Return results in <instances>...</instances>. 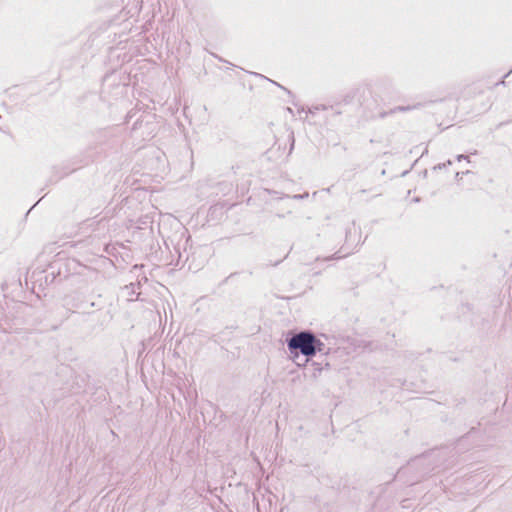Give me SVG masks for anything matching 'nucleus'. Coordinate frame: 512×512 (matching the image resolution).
Here are the masks:
<instances>
[{
  "mask_svg": "<svg viewBox=\"0 0 512 512\" xmlns=\"http://www.w3.org/2000/svg\"><path fill=\"white\" fill-rule=\"evenodd\" d=\"M451 164H452L451 160H448V161H447V162H445V163H440V164L436 165V166L434 167V169H443V168H445L447 165H451Z\"/></svg>",
  "mask_w": 512,
  "mask_h": 512,
  "instance_id": "obj_7",
  "label": "nucleus"
},
{
  "mask_svg": "<svg viewBox=\"0 0 512 512\" xmlns=\"http://www.w3.org/2000/svg\"><path fill=\"white\" fill-rule=\"evenodd\" d=\"M313 341L314 333L311 330H303L296 334L287 335L285 342L293 361L297 365H300V363L296 362L300 354L305 357V363H308L315 356Z\"/></svg>",
  "mask_w": 512,
  "mask_h": 512,
  "instance_id": "obj_1",
  "label": "nucleus"
},
{
  "mask_svg": "<svg viewBox=\"0 0 512 512\" xmlns=\"http://www.w3.org/2000/svg\"><path fill=\"white\" fill-rule=\"evenodd\" d=\"M365 91H366V88L360 87V86L352 88L343 96L342 102L344 104H350L356 99L361 104L362 97H363Z\"/></svg>",
  "mask_w": 512,
  "mask_h": 512,
  "instance_id": "obj_2",
  "label": "nucleus"
},
{
  "mask_svg": "<svg viewBox=\"0 0 512 512\" xmlns=\"http://www.w3.org/2000/svg\"><path fill=\"white\" fill-rule=\"evenodd\" d=\"M311 365L314 367V372H313L312 376H313L314 378H316V377H317V374H318V373H320V372L322 371L323 367L321 366V364H320V363L315 362V361H312V364H311Z\"/></svg>",
  "mask_w": 512,
  "mask_h": 512,
  "instance_id": "obj_6",
  "label": "nucleus"
},
{
  "mask_svg": "<svg viewBox=\"0 0 512 512\" xmlns=\"http://www.w3.org/2000/svg\"><path fill=\"white\" fill-rule=\"evenodd\" d=\"M416 107H417V106H397V107H395L394 109H391L389 112H382V113L380 114V117H381V118H384V117H386V116H387V115H389V114H393V113H395V112H405V111H409V110H411V109H413V108H416Z\"/></svg>",
  "mask_w": 512,
  "mask_h": 512,
  "instance_id": "obj_3",
  "label": "nucleus"
},
{
  "mask_svg": "<svg viewBox=\"0 0 512 512\" xmlns=\"http://www.w3.org/2000/svg\"><path fill=\"white\" fill-rule=\"evenodd\" d=\"M237 274V272H233L231 273L229 276H227L224 280H223V283H227L229 279H231L232 277H234L235 275Z\"/></svg>",
  "mask_w": 512,
  "mask_h": 512,
  "instance_id": "obj_10",
  "label": "nucleus"
},
{
  "mask_svg": "<svg viewBox=\"0 0 512 512\" xmlns=\"http://www.w3.org/2000/svg\"><path fill=\"white\" fill-rule=\"evenodd\" d=\"M139 124H140V121L138 119V120H136V122L133 125V130H135L138 127Z\"/></svg>",
  "mask_w": 512,
  "mask_h": 512,
  "instance_id": "obj_11",
  "label": "nucleus"
},
{
  "mask_svg": "<svg viewBox=\"0 0 512 512\" xmlns=\"http://www.w3.org/2000/svg\"><path fill=\"white\" fill-rule=\"evenodd\" d=\"M292 138V143H291V146H290V151L294 148V137L293 135L291 136Z\"/></svg>",
  "mask_w": 512,
  "mask_h": 512,
  "instance_id": "obj_12",
  "label": "nucleus"
},
{
  "mask_svg": "<svg viewBox=\"0 0 512 512\" xmlns=\"http://www.w3.org/2000/svg\"><path fill=\"white\" fill-rule=\"evenodd\" d=\"M306 197H308V193L297 194V195L293 196L294 199H303V198H306Z\"/></svg>",
  "mask_w": 512,
  "mask_h": 512,
  "instance_id": "obj_8",
  "label": "nucleus"
},
{
  "mask_svg": "<svg viewBox=\"0 0 512 512\" xmlns=\"http://www.w3.org/2000/svg\"><path fill=\"white\" fill-rule=\"evenodd\" d=\"M97 306V303L92 301L88 304V306H84L83 304H77L75 305L76 308L78 309H83V312L84 313H90L89 309L88 308H93V307H96Z\"/></svg>",
  "mask_w": 512,
  "mask_h": 512,
  "instance_id": "obj_5",
  "label": "nucleus"
},
{
  "mask_svg": "<svg viewBox=\"0 0 512 512\" xmlns=\"http://www.w3.org/2000/svg\"><path fill=\"white\" fill-rule=\"evenodd\" d=\"M281 261H282V260H279V261L275 262V264H274V265H278Z\"/></svg>",
  "mask_w": 512,
  "mask_h": 512,
  "instance_id": "obj_13",
  "label": "nucleus"
},
{
  "mask_svg": "<svg viewBox=\"0 0 512 512\" xmlns=\"http://www.w3.org/2000/svg\"><path fill=\"white\" fill-rule=\"evenodd\" d=\"M313 346H314V350H315V355L318 352H320V353L324 352L325 344L319 338H317L315 334H314Z\"/></svg>",
  "mask_w": 512,
  "mask_h": 512,
  "instance_id": "obj_4",
  "label": "nucleus"
},
{
  "mask_svg": "<svg viewBox=\"0 0 512 512\" xmlns=\"http://www.w3.org/2000/svg\"><path fill=\"white\" fill-rule=\"evenodd\" d=\"M468 156L467 155H464V154H460L457 156V160L458 161H461V160H468Z\"/></svg>",
  "mask_w": 512,
  "mask_h": 512,
  "instance_id": "obj_9",
  "label": "nucleus"
}]
</instances>
